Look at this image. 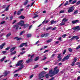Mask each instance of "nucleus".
I'll list each match as a JSON object with an SVG mask.
<instances>
[{
  "label": "nucleus",
  "instance_id": "ddd939ff",
  "mask_svg": "<svg viewBox=\"0 0 80 80\" xmlns=\"http://www.w3.org/2000/svg\"><path fill=\"white\" fill-rule=\"evenodd\" d=\"M5 43H2L1 45L0 46V48L1 49H2V48H3V47H4V46H5Z\"/></svg>",
  "mask_w": 80,
  "mask_h": 80
},
{
  "label": "nucleus",
  "instance_id": "603ef678",
  "mask_svg": "<svg viewBox=\"0 0 80 80\" xmlns=\"http://www.w3.org/2000/svg\"><path fill=\"white\" fill-rule=\"evenodd\" d=\"M64 10L61 11H60V13H64Z\"/></svg>",
  "mask_w": 80,
  "mask_h": 80
},
{
  "label": "nucleus",
  "instance_id": "4c0bfd02",
  "mask_svg": "<svg viewBox=\"0 0 80 80\" xmlns=\"http://www.w3.org/2000/svg\"><path fill=\"white\" fill-rule=\"evenodd\" d=\"M24 44V45H25V47H27V42H26L25 43H23Z\"/></svg>",
  "mask_w": 80,
  "mask_h": 80
},
{
  "label": "nucleus",
  "instance_id": "aec40b11",
  "mask_svg": "<svg viewBox=\"0 0 80 80\" xmlns=\"http://www.w3.org/2000/svg\"><path fill=\"white\" fill-rule=\"evenodd\" d=\"M19 27V26L18 25H15L14 27V28H16V30H18V28Z\"/></svg>",
  "mask_w": 80,
  "mask_h": 80
},
{
  "label": "nucleus",
  "instance_id": "49530a36",
  "mask_svg": "<svg viewBox=\"0 0 80 80\" xmlns=\"http://www.w3.org/2000/svg\"><path fill=\"white\" fill-rule=\"evenodd\" d=\"M43 37H45V34H43L41 35V37L43 38Z\"/></svg>",
  "mask_w": 80,
  "mask_h": 80
},
{
  "label": "nucleus",
  "instance_id": "864d4df0",
  "mask_svg": "<svg viewBox=\"0 0 80 80\" xmlns=\"http://www.w3.org/2000/svg\"><path fill=\"white\" fill-rule=\"evenodd\" d=\"M6 52H7L6 51H3L2 52L3 53V54L4 55V54H5V53H6Z\"/></svg>",
  "mask_w": 80,
  "mask_h": 80
},
{
  "label": "nucleus",
  "instance_id": "f8f14e48",
  "mask_svg": "<svg viewBox=\"0 0 80 80\" xmlns=\"http://www.w3.org/2000/svg\"><path fill=\"white\" fill-rule=\"evenodd\" d=\"M15 48H16L15 47H13L11 48L10 50V52H13V51H14V50H15Z\"/></svg>",
  "mask_w": 80,
  "mask_h": 80
},
{
  "label": "nucleus",
  "instance_id": "f3484780",
  "mask_svg": "<svg viewBox=\"0 0 80 80\" xmlns=\"http://www.w3.org/2000/svg\"><path fill=\"white\" fill-rule=\"evenodd\" d=\"M15 39H17V40L18 41L21 40V39H22V38H18V37H16L15 38Z\"/></svg>",
  "mask_w": 80,
  "mask_h": 80
},
{
  "label": "nucleus",
  "instance_id": "f03ea898",
  "mask_svg": "<svg viewBox=\"0 0 80 80\" xmlns=\"http://www.w3.org/2000/svg\"><path fill=\"white\" fill-rule=\"evenodd\" d=\"M46 73H47V72H45L44 71L42 72H41V73H40L39 75V78H38L39 80H40L41 78H42L43 77H44V76H43V75H44V74H45Z\"/></svg>",
  "mask_w": 80,
  "mask_h": 80
},
{
  "label": "nucleus",
  "instance_id": "a18cd8bd",
  "mask_svg": "<svg viewBox=\"0 0 80 80\" xmlns=\"http://www.w3.org/2000/svg\"><path fill=\"white\" fill-rule=\"evenodd\" d=\"M38 15H37L35 16H33V18H37V17H38Z\"/></svg>",
  "mask_w": 80,
  "mask_h": 80
},
{
  "label": "nucleus",
  "instance_id": "c9c22d12",
  "mask_svg": "<svg viewBox=\"0 0 80 80\" xmlns=\"http://www.w3.org/2000/svg\"><path fill=\"white\" fill-rule=\"evenodd\" d=\"M25 52H25V51H24V52L22 51L20 53V54L23 55V54H24V53H25Z\"/></svg>",
  "mask_w": 80,
  "mask_h": 80
},
{
  "label": "nucleus",
  "instance_id": "a878e982",
  "mask_svg": "<svg viewBox=\"0 0 80 80\" xmlns=\"http://www.w3.org/2000/svg\"><path fill=\"white\" fill-rule=\"evenodd\" d=\"M38 59H39V58L38 57H37L35 58V59H34V61H37V60H38Z\"/></svg>",
  "mask_w": 80,
  "mask_h": 80
},
{
  "label": "nucleus",
  "instance_id": "37998d69",
  "mask_svg": "<svg viewBox=\"0 0 80 80\" xmlns=\"http://www.w3.org/2000/svg\"><path fill=\"white\" fill-rule=\"evenodd\" d=\"M66 36H67V35L65 34L63 35L62 36V37H63V38H65L66 37Z\"/></svg>",
  "mask_w": 80,
  "mask_h": 80
},
{
  "label": "nucleus",
  "instance_id": "0eeeda50",
  "mask_svg": "<svg viewBox=\"0 0 80 80\" xmlns=\"http://www.w3.org/2000/svg\"><path fill=\"white\" fill-rule=\"evenodd\" d=\"M72 23L73 24H75V23H80V22H79V20H76L74 21H72Z\"/></svg>",
  "mask_w": 80,
  "mask_h": 80
},
{
  "label": "nucleus",
  "instance_id": "052dcab7",
  "mask_svg": "<svg viewBox=\"0 0 80 80\" xmlns=\"http://www.w3.org/2000/svg\"><path fill=\"white\" fill-rule=\"evenodd\" d=\"M32 25H31L30 26H29L28 28L29 30H30V29H31V28H32Z\"/></svg>",
  "mask_w": 80,
  "mask_h": 80
},
{
  "label": "nucleus",
  "instance_id": "72a5a7b5",
  "mask_svg": "<svg viewBox=\"0 0 80 80\" xmlns=\"http://www.w3.org/2000/svg\"><path fill=\"white\" fill-rule=\"evenodd\" d=\"M24 46V45L23 43L21 45H20L19 47L21 48L22 47H23Z\"/></svg>",
  "mask_w": 80,
  "mask_h": 80
},
{
  "label": "nucleus",
  "instance_id": "a211bd4d",
  "mask_svg": "<svg viewBox=\"0 0 80 80\" xmlns=\"http://www.w3.org/2000/svg\"><path fill=\"white\" fill-rule=\"evenodd\" d=\"M11 34H12V33L11 32H9L6 35V37L7 38H8V37H9L11 35Z\"/></svg>",
  "mask_w": 80,
  "mask_h": 80
},
{
  "label": "nucleus",
  "instance_id": "6ab92c4d",
  "mask_svg": "<svg viewBox=\"0 0 80 80\" xmlns=\"http://www.w3.org/2000/svg\"><path fill=\"white\" fill-rule=\"evenodd\" d=\"M17 52V51H14L13 52H12L10 53V55H15V54H16V53Z\"/></svg>",
  "mask_w": 80,
  "mask_h": 80
},
{
  "label": "nucleus",
  "instance_id": "58836bf2",
  "mask_svg": "<svg viewBox=\"0 0 80 80\" xmlns=\"http://www.w3.org/2000/svg\"><path fill=\"white\" fill-rule=\"evenodd\" d=\"M38 67V65H36L34 67V68L35 69L37 68Z\"/></svg>",
  "mask_w": 80,
  "mask_h": 80
},
{
  "label": "nucleus",
  "instance_id": "ea45409f",
  "mask_svg": "<svg viewBox=\"0 0 80 80\" xmlns=\"http://www.w3.org/2000/svg\"><path fill=\"white\" fill-rule=\"evenodd\" d=\"M80 1H79L77 2L76 4H77V5H80Z\"/></svg>",
  "mask_w": 80,
  "mask_h": 80
},
{
  "label": "nucleus",
  "instance_id": "680f3d73",
  "mask_svg": "<svg viewBox=\"0 0 80 80\" xmlns=\"http://www.w3.org/2000/svg\"><path fill=\"white\" fill-rule=\"evenodd\" d=\"M16 22H17V20H14V21L12 22V24H14V23H16Z\"/></svg>",
  "mask_w": 80,
  "mask_h": 80
},
{
  "label": "nucleus",
  "instance_id": "e433bc0d",
  "mask_svg": "<svg viewBox=\"0 0 80 80\" xmlns=\"http://www.w3.org/2000/svg\"><path fill=\"white\" fill-rule=\"evenodd\" d=\"M31 35L30 34H28L27 35V37H28V38H29V37H31Z\"/></svg>",
  "mask_w": 80,
  "mask_h": 80
},
{
  "label": "nucleus",
  "instance_id": "20e7f679",
  "mask_svg": "<svg viewBox=\"0 0 80 80\" xmlns=\"http://www.w3.org/2000/svg\"><path fill=\"white\" fill-rule=\"evenodd\" d=\"M73 6L69 7V9L68 11V12L69 13H70L71 12H72L74 10V9H73Z\"/></svg>",
  "mask_w": 80,
  "mask_h": 80
},
{
  "label": "nucleus",
  "instance_id": "79ce46f5",
  "mask_svg": "<svg viewBox=\"0 0 80 80\" xmlns=\"http://www.w3.org/2000/svg\"><path fill=\"white\" fill-rule=\"evenodd\" d=\"M10 49V47H8L6 48H5V50H8Z\"/></svg>",
  "mask_w": 80,
  "mask_h": 80
},
{
  "label": "nucleus",
  "instance_id": "4d7b16f0",
  "mask_svg": "<svg viewBox=\"0 0 80 80\" xmlns=\"http://www.w3.org/2000/svg\"><path fill=\"white\" fill-rule=\"evenodd\" d=\"M33 77V74L31 75L30 76V78H32V77Z\"/></svg>",
  "mask_w": 80,
  "mask_h": 80
},
{
  "label": "nucleus",
  "instance_id": "bb28decb",
  "mask_svg": "<svg viewBox=\"0 0 80 80\" xmlns=\"http://www.w3.org/2000/svg\"><path fill=\"white\" fill-rule=\"evenodd\" d=\"M48 21H46L45 22V20H44V21L42 22V24H43V23H48Z\"/></svg>",
  "mask_w": 80,
  "mask_h": 80
},
{
  "label": "nucleus",
  "instance_id": "423d86ee",
  "mask_svg": "<svg viewBox=\"0 0 80 80\" xmlns=\"http://www.w3.org/2000/svg\"><path fill=\"white\" fill-rule=\"evenodd\" d=\"M24 23V22L23 21H20L18 23V25H20L21 26H23Z\"/></svg>",
  "mask_w": 80,
  "mask_h": 80
},
{
  "label": "nucleus",
  "instance_id": "f257e3e1",
  "mask_svg": "<svg viewBox=\"0 0 80 80\" xmlns=\"http://www.w3.org/2000/svg\"><path fill=\"white\" fill-rule=\"evenodd\" d=\"M58 67L57 66L55 67L54 69V71L53 72H52V69L51 70H50V77H52L53 76H54L55 75L57 74L59 72V69H57Z\"/></svg>",
  "mask_w": 80,
  "mask_h": 80
},
{
  "label": "nucleus",
  "instance_id": "a19ab883",
  "mask_svg": "<svg viewBox=\"0 0 80 80\" xmlns=\"http://www.w3.org/2000/svg\"><path fill=\"white\" fill-rule=\"evenodd\" d=\"M80 48V45H79L77 47L76 49V50H78V49H79Z\"/></svg>",
  "mask_w": 80,
  "mask_h": 80
},
{
  "label": "nucleus",
  "instance_id": "9d476101",
  "mask_svg": "<svg viewBox=\"0 0 80 80\" xmlns=\"http://www.w3.org/2000/svg\"><path fill=\"white\" fill-rule=\"evenodd\" d=\"M72 29L73 30H80V26H76L75 28H72Z\"/></svg>",
  "mask_w": 80,
  "mask_h": 80
},
{
  "label": "nucleus",
  "instance_id": "e2e57ef3",
  "mask_svg": "<svg viewBox=\"0 0 80 80\" xmlns=\"http://www.w3.org/2000/svg\"><path fill=\"white\" fill-rule=\"evenodd\" d=\"M13 16H12L10 17V20H12L13 19Z\"/></svg>",
  "mask_w": 80,
  "mask_h": 80
},
{
  "label": "nucleus",
  "instance_id": "5fc2aeb1",
  "mask_svg": "<svg viewBox=\"0 0 80 80\" xmlns=\"http://www.w3.org/2000/svg\"><path fill=\"white\" fill-rule=\"evenodd\" d=\"M39 42H40V41L38 40V41L36 42L35 44V45H37V44H38L39 43Z\"/></svg>",
  "mask_w": 80,
  "mask_h": 80
},
{
  "label": "nucleus",
  "instance_id": "6e6552de",
  "mask_svg": "<svg viewBox=\"0 0 80 80\" xmlns=\"http://www.w3.org/2000/svg\"><path fill=\"white\" fill-rule=\"evenodd\" d=\"M22 62H23V60H22L19 61L18 64H16L17 67H18V66H19V65H20L22 63Z\"/></svg>",
  "mask_w": 80,
  "mask_h": 80
},
{
  "label": "nucleus",
  "instance_id": "1a4fd4ad",
  "mask_svg": "<svg viewBox=\"0 0 80 80\" xmlns=\"http://www.w3.org/2000/svg\"><path fill=\"white\" fill-rule=\"evenodd\" d=\"M69 57H70V55H67L63 59V61H64L65 60H68V58H69Z\"/></svg>",
  "mask_w": 80,
  "mask_h": 80
},
{
  "label": "nucleus",
  "instance_id": "de8ad7c7",
  "mask_svg": "<svg viewBox=\"0 0 80 80\" xmlns=\"http://www.w3.org/2000/svg\"><path fill=\"white\" fill-rule=\"evenodd\" d=\"M8 8L7 7L5 9V11H8Z\"/></svg>",
  "mask_w": 80,
  "mask_h": 80
},
{
  "label": "nucleus",
  "instance_id": "9b49d317",
  "mask_svg": "<svg viewBox=\"0 0 80 80\" xmlns=\"http://www.w3.org/2000/svg\"><path fill=\"white\" fill-rule=\"evenodd\" d=\"M74 38H75L76 40H78L79 38L77 36H73V37L71 38V40H73V39H74Z\"/></svg>",
  "mask_w": 80,
  "mask_h": 80
},
{
  "label": "nucleus",
  "instance_id": "338daca9",
  "mask_svg": "<svg viewBox=\"0 0 80 80\" xmlns=\"http://www.w3.org/2000/svg\"><path fill=\"white\" fill-rule=\"evenodd\" d=\"M57 29V28L56 27H55L53 28L52 30H55V29Z\"/></svg>",
  "mask_w": 80,
  "mask_h": 80
},
{
  "label": "nucleus",
  "instance_id": "69168bd1",
  "mask_svg": "<svg viewBox=\"0 0 80 80\" xmlns=\"http://www.w3.org/2000/svg\"><path fill=\"white\" fill-rule=\"evenodd\" d=\"M34 54H33L32 55L31 57H30V58H33V57H34Z\"/></svg>",
  "mask_w": 80,
  "mask_h": 80
},
{
  "label": "nucleus",
  "instance_id": "6e6d98bb",
  "mask_svg": "<svg viewBox=\"0 0 80 80\" xmlns=\"http://www.w3.org/2000/svg\"><path fill=\"white\" fill-rule=\"evenodd\" d=\"M48 52V50H45L44 52L43 53H46V52Z\"/></svg>",
  "mask_w": 80,
  "mask_h": 80
},
{
  "label": "nucleus",
  "instance_id": "09e8293b",
  "mask_svg": "<svg viewBox=\"0 0 80 80\" xmlns=\"http://www.w3.org/2000/svg\"><path fill=\"white\" fill-rule=\"evenodd\" d=\"M6 5H4L2 6V8H5L6 7Z\"/></svg>",
  "mask_w": 80,
  "mask_h": 80
},
{
  "label": "nucleus",
  "instance_id": "c85d7f7f",
  "mask_svg": "<svg viewBox=\"0 0 80 80\" xmlns=\"http://www.w3.org/2000/svg\"><path fill=\"white\" fill-rule=\"evenodd\" d=\"M28 0L26 1L24 3L23 5H27L28 3Z\"/></svg>",
  "mask_w": 80,
  "mask_h": 80
},
{
  "label": "nucleus",
  "instance_id": "c03bdc74",
  "mask_svg": "<svg viewBox=\"0 0 80 80\" xmlns=\"http://www.w3.org/2000/svg\"><path fill=\"white\" fill-rule=\"evenodd\" d=\"M68 50L69 52H72V49L71 48H69L68 49Z\"/></svg>",
  "mask_w": 80,
  "mask_h": 80
},
{
  "label": "nucleus",
  "instance_id": "bf43d9fd",
  "mask_svg": "<svg viewBox=\"0 0 80 80\" xmlns=\"http://www.w3.org/2000/svg\"><path fill=\"white\" fill-rule=\"evenodd\" d=\"M43 69H44V70H47V69H48V68H43Z\"/></svg>",
  "mask_w": 80,
  "mask_h": 80
},
{
  "label": "nucleus",
  "instance_id": "774afa93",
  "mask_svg": "<svg viewBox=\"0 0 80 80\" xmlns=\"http://www.w3.org/2000/svg\"><path fill=\"white\" fill-rule=\"evenodd\" d=\"M35 3V2H32L31 3V5L30 6V7H32V6L33 5V3Z\"/></svg>",
  "mask_w": 80,
  "mask_h": 80
},
{
  "label": "nucleus",
  "instance_id": "b1692460",
  "mask_svg": "<svg viewBox=\"0 0 80 80\" xmlns=\"http://www.w3.org/2000/svg\"><path fill=\"white\" fill-rule=\"evenodd\" d=\"M24 32H25V31H22L19 34L20 36H21V35H22V34H23V33H24Z\"/></svg>",
  "mask_w": 80,
  "mask_h": 80
},
{
  "label": "nucleus",
  "instance_id": "393cba45",
  "mask_svg": "<svg viewBox=\"0 0 80 80\" xmlns=\"http://www.w3.org/2000/svg\"><path fill=\"white\" fill-rule=\"evenodd\" d=\"M44 37H48V36L49 34H48V33H46V34H44Z\"/></svg>",
  "mask_w": 80,
  "mask_h": 80
},
{
  "label": "nucleus",
  "instance_id": "c756f323",
  "mask_svg": "<svg viewBox=\"0 0 80 80\" xmlns=\"http://www.w3.org/2000/svg\"><path fill=\"white\" fill-rule=\"evenodd\" d=\"M19 18L21 19H24V18H25V17L23 16H21Z\"/></svg>",
  "mask_w": 80,
  "mask_h": 80
},
{
  "label": "nucleus",
  "instance_id": "473e14b6",
  "mask_svg": "<svg viewBox=\"0 0 80 80\" xmlns=\"http://www.w3.org/2000/svg\"><path fill=\"white\" fill-rule=\"evenodd\" d=\"M20 14H21V11H18V12L17 15H20Z\"/></svg>",
  "mask_w": 80,
  "mask_h": 80
},
{
  "label": "nucleus",
  "instance_id": "39448f33",
  "mask_svg": "<svg viewBox=\"0 0 80 80\" xmlns=\"http://www.w3.org/2000/svg\"><path fill=\"white\" fill-rule=\"evenodd\" d=\"M77 59L76 58H75L73 59V61L72 62V64H71V65L72 66H73L75 65V63L77 62Z\"/></svg>",
  "mask_w": 80,
  "mask_h": 80
},
{
  "label": "nucleus",
  "instance_id": "8fccbe9b",
  "mask_svg": "<svg viewBox=\"0 0 80 80\" xmlns=\"http://www.w3.org/2000/svg\"><path fill=\"white\" fill-rule=\"evenodd\" d=\"M66 49H65L64 50L63 53V55H64V54H65V52H66Z\"/></svg>",
  "mask_w": 80,
  "mask_h": 80
},
{
  "label": "nucleus",
  "instance_id": "cd10ccee",
  "mask_svg": "<svg viewBox=\"0 0 80 80\" xmlns=\"http://www.w3.org/2000/svg\"><path fill=\"white\" fill-rule=\"evenodd\" d=\"M61 57H62L61 56V54H59L58 57V58H62Z\"/></svg>",
  "mask_w": 80,
  "mask_h": 80
},
{
  "label": "nucleus",
  "instance_id": "dca6fc26",
  "mask_svg": "<svg viewBox=\"0 0 80 80\" xmlns=\"http://www.w3.org/2000/svg\"><path fill=\"white\" fill-rule=\"evenodd\" d=\"M23 26L24 28H25L26 27H28V24H23Z\"/></svg>",
  "mask_w": 80,
  "mask_h": 80
},
{
  "label": "nucleus",
  "instance_id": "412c9836",
  "mask_svg": "<svg viewBox=\"0 0 80 80\" xmlns=\"http://www.w3.org/2000/svg\"><path fill=\"white\" fill-rule=\"evenodd\" d=\"M6 58V57L4 56L3 58H2V59L0 60V62H3L5 59Z\"/></svg>",
  "mask_w": 80,
  "mask_h": 80
},
{
  "label": "nucleus",
  "instance_id": "4be33fe9",
  "mask_svg": "<svg viewBox=\"0 0 80 80\" xmlns=\"http://www.w3.org/2000/svg\"><path fill=\"white\" fill-rule=\"evenodd\" d=\"M68 5V1H67L64 4V6H67V5Z\"/></svg>",
  "mask_w": 80,
  "mask_h": 80
},
{
  "label": "nucleus",
  "instance_id": "5701e85b",
  "mask_svg": "<svg viewBox=\"0 0 80 80\" xmlns=\"http://www.w3.org/2000/svg\"><path fill=\"white\" fill-rule=\"evenodd\" d=\"M65 23V22H62L59 25L60 26H62V25H64Z\"/></svg>",
  "mask_w": 80,
  "mask_h": 80
},
{
  "label": "nucleus",
  "instance_id": "f704fd0d",
  "mask_svg": "<svg viewBox=\"0 0 80 80\" xmlns=\"http://www.w3.org/2000/svg\"><path fill=\"white\" fill-rule=\"evenodd\" d=\"M76 2H77V0H75L72 2L71 4H74V3H76Z\"/></svg>",
  "mask_w": 80,
  "mask_h": 80
},
{
  "label": "nucleus",
  "instance_id": "2eb2a0df",
  "mask_svg": "<svg viewBox=\"0 0 80 80\" xmlns=\"http://www.w3.org/2000/svg\"><path fill=\"white\" fill-rule=\"evenodd\" d=\"M51 25H52V24H54V23H57V21H55L53 20H52L51 21Z\"/></svg>",
  "mask_w": 80,
  "mask_h": 80
},
{
  "label": "nucleus",
  "instance_id": "0e129e2a",
  "mask_svg": "<svg viewBox=\"0 0 80 80\" xmlns=\"http://www.w3.org/2000/svg\"><path fill=\"white\" fill-rule=\"evenodd\" d=\"M62 37L58 38V40H60V41H61Z\"/></svg>",
  "mask_w": 80,
  "mask_h": 80
},
{
  "label": "nucleus",
  "instance_id": "7c9ffc66",
  "mask_svg": "<svg viewBox=\"0 0 80 80\" xmlns=\"http://www.w3.org/2000/svg\"><path fill=\"white\" fill-rule=\"evenodd\" d=\"M5 23V21H3L2 22H1L0 23V25H2V24H4V23Z\"/></svg>",
  "mask_w": 80,
  "mask_h": 80
},
{
  "label": "nucleus",
  "instance_id": "7ed1b4c3",
  "mask_svg": "<svg viewBox=\"0 0 80 80\" xmlns=\"http://www.w3.org/2000/svg\"><path fill=\"white\" fill-rule=\"evenodd\" d=\"M24 67V66L23 65V64H21L20 65V68L18 70H15L13 72V73H16V72H17L18 71H19V70H21Z\"/></svg>",
  "mask_w": 80,
  "mask_h": 80
},
{
  "label": "nucleus",
  "instance_id": "13d9d810",
  "mask_svg": "<svg viewBox=\"0 0 80 80\" xmlns=\"http://www.w3.org/2000/svg\"><path fill=\"white\" fill-rule=\"evenodd\" d=\"M30 7V4H28L26 6V7H27V8H28V7Z\"/></svg>",
  "mask_w": 80,
  "mask_h": 80
},
{
  "label": "nucleus",
  "instance_id": "3c124183",
  "mask_svg": "<svg viewBox=\"0 0 80 80\" xmlns=\"http://www.w3.org/2000/svg\"><path fill=\"white\" fill-rule=\"evenodd\" d=\"M18 75V74H15L14 75V77H17Z\"/></svg>",
  "mask_w": 80,
  "mask_h": 80
},
{
  "label": "nucleus",
  "instance_id": "4468645a",
  "mask_svg": "<svg viewBox=\"0 0 80 80\" xmlns=\"http://www.w3.org/2000/svg\"><path fill=\"white\" fill-rule=\"evenodd\" d=\"M50 71H49V74H47L45 76V77L46 78H48L49 76H50Z\"/></svg>",
  "mask_w": 80,
  "mask_h": 80
},
{
  "label": "nucleus",
  "instance_id": "2f4dec72",
  "mask_svg": "<svg viewBox=\"0 0 80 80\" xmlns=\"http://www.w3.org/2000/svg\"><path fill=\"white\" fill-rule=\"evenodd\" d=\"M74 14H77V13H78V10H75L74 12Z\"/></svg>",
  "mask_w": 80,
  "mask_h": 80
}]
</instances>
